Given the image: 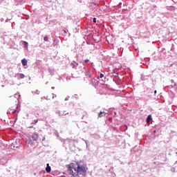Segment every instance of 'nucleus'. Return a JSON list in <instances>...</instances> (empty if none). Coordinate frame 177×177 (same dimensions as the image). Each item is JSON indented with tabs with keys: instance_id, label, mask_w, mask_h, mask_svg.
<instances>
[{
	"instance_id": "10",
	"label": "nucleus",
	"mask_w": 177,
	"mask_h": 177,
	"mask_svg": "<svg viewBox=\"0 0 177 177\" xmlns=\"http://www.w3.org/2000/svg\"><path fill=\"white\" fill-rule=\"evenodd\" d=\"M19 77L21 79H23V78H24L25 75L23 73H19Z\"/></svg>"
},
{
	"instance_id": "15",
	"label": "nucleus",
	"mask_w": 177,
	"mask_h": 177,
	"mask_svg": "<svg viewBox=\"0 0 177 177\" xmlns=\"http://www.w3.org/2000/svg\"><path fill=\"white\" fill-rule=\"evenodd\" d=\"M87 75L89 77V78H91V73H87Z\"/></svg>"
},
{
	"instance_id": "1",
	"label": "nucleus",
	"mask_w": 177,
	"mask_h": 177,
	"mask_svg": "<svg viewBox=\"0 0 177 177\" xmlns=\"http://www.w3.org/2000/svg\"><path fill=\"white\" fill-rule=\"evenodd\" d=\"M86 165L72 162L67 166L68 175L71 177H84L86 175Z\"/></svg>"
},
{
	"instance_id": "2",
	"label": "nucleus",
	"mask_w": 177,
	"mask_h": 177,
	"mask_svg": "<svg viewBox=\"0 0 177 177\" xmlns=\"http://www.w3.org/2000/svg\"><path fill=\"white\" fill-rule=\"evenodd\" d=\"M10 110L12 114H15L16 116H17V113L20 111V109H19V106L17 104H15V106H11L10 108Z\"/></svg>"
},
{
	"instance_id": "13",
	"label": "nucleus",
	"mask_w": 177,
	"mask_h": 177,
	"mask_svg": "<svg viewBox=\"0 0 177 177\" xmlns=\"http://www.w3.org/2000/svg\"><path fill=\"white\" fill-rule=\"evenodd\" d=\"M44 41H48L49 39L48 38V37H44Z\"/></svg>"
},
{
	"instance_id": "4",
	"label": "nucleus",
	"mask_w": 177,
	"mask_h": 177,
	"mask_svg": "<svg viewBox=\"0 0 177 177\" xmlns=\"http://www.w3.org/2000/svg\"><path fill=\"white\" fill-rule=\"evenodd\" d=\"M106 115V112L100 111L98 114V118H102V117H104Z\"/></svg>"
},
{
	"instance_id": "7",
	"label": "nucleus",
	"mask_w": 177,
	"mask_h": 177,
	"mask_svg": "<svg viewBox=\"0 0 177 177\" xmlns=\"http://www.w3.org/2000/svg\"><path fill=\"white\" fill-rule=\"evenodd\" d=\"M71 65L73 66V67H77L78 66V63H77L76 62L73 61L72 63H71Z\"/></svg>"
},
{
	"instance_id": "16",
	"label": "nucleus",
	"mask_w": 177,
	"mask_h": 177,
	"mask_svg": "<svg viewBox=\"0 0 177 177\" xmlns=\"http://www.w3.org/2000/svg\"><path fill=\"white\" fill-rule=\"evenodd\" d=\"M93 23H96V18H93Z\"/></svg>"
},
{
	"instance_id": "19",
	"label": "nucleus",
	"mask_w": 177,
	"mask_h": 177,
	"mask_svg": "<svg viewBox=\"0 0 177 177\" xmlns=\"http://www.w3.org/2000/svg\"><path fill=\"white\" fill-rule=\"evenodd\" d=\"M114 113H115V114H117V113H116V112H114Z\"/></svg>"
},
{
	"instance_id": "3",
	"label": "nucleus",
	"mask_w": 177,
	"mask_h": 177,
	"mask_svg": "<svg viewBox=\"0 0 177 177\" xmlns=\"http://www.w3.org/2000/svg\"><path fill=\"white\" fill-rule=\"evenodd\" d=\"M38 133H34L32 135V139L35 141L37 140H38Z\"/></svg>"
},
{
	"instance_id": "11",
	"label": "nucleus",
	"mask_w": 177,
	"mask_h": 177,
	"mask_svg": "<svg viewBox=\"0 0 177 177\" xmlns=\"http://www.w3.org/2000/svg\"><path fill=\"white\" fill-rule=\"evenodd\" d=\"M113 74H115V77H118V73H115V71H113Z\"/></svg>"
},
{
	"instance_id": "12",
	"label": "nucleus",
	"mask_w": 177,
	"mask_h": 177,
	"mask_svg": "<svg viewBox=\"0 0 177 177\" xmlns=\"http://www.w3.org/2000/svg\"><path fill=\"white\" fill-rule=\"evenodd\" d=\"M37 122H38V119H36V120H33L32 124H37Z\"/></svg>"
},
{
	"instance_id": "8",
	"label": "nucleus",
	"mask_w": 177,
	"mask_h": 177,
	"mask_svg": "<svg viewBox=\"0 0 177 177\" xmlns=\"http://www.w3.org/2000/svg\"><path fill=\"white\" fill-rule=\"evenodd\" d=\"M151 121V115H149L147 118V122L149 124Z\"/></svg>"
},
{
	"instance_id": "5",
	"label": "nucleus",
	"mask_w": 177,
	"mask_h": 177,
	"mask_svg": "<svg viewBox=\"0 0 177 177\" xmlns=\"http://www.w3.org/2000/svg\"><path fill=\"white\" fill-rule=\"evenodd\" d=\"M46 165H47V167L46 168V172L49 173V172H50V166H49V163H47Z\"/></svg>"
},
{
	"instance_id": "6",
	"label": "nucleus",
	"mask_w": 177,
	"mask_h": 177,
	"mask_svg": "<svg viewBox=\"0 0 177 177\" xmlns=\"http://www.w3.org/2000/svg\"><path fill=\"white\" fill-rule=\"evenodd\" d=\"M21 63H22V65H23V66H27V59H23L21 60Z\"/></svg>"
},
{
	"instance_id": "17",
	"label": "nucleus",
	"mask_w": 177,
	"mask_h": 177,
	"mask_svg": "<svg viewBox=\"0 0 177 177\" xmlns=\"http://www.w3.org/2000/svg\"><path fill=\"white\" fill-rule=\"evenodd\" d=\"M89 62V59H85V63H88Z\"/></svg>"
},
{
	"instance_id": "18",
	"label": "nucleus",
	"mask_w": 177,
	"mask_h": 177,
	"mask_svg": "<svg viewBox=\"0 0 177 177\" xmlns=\"http://www.w3.org/2000/svg\"><path fill=\"white\" fill-rule=\"evenodd\" d=\"M154 93H155V95H156V93H157V91L156 90H155Z\"/></svg>"
},
{
	"instance_id": "14",
	"label": "nucleus",
	"mask_w": 177,
	"mask_h": 177,
	"mask_svg": "<svg viewBox=\"0 0 177 177\" xmlns=\"http://www.w3.org/2000/svg\"><path fill=\"white\" fill-rule=\"evenodd\" d=\"M103 77H104V75H103V73H100V78H103Z\"/></svg>"
},
{
	"instance_id": "9",
	"label": "nucleus",
	"mask_w": 177,
	"mask_h": 177,
	"mask_svg": "<svg viewBox=\"0 0 177 177\" xmlns=\"http://www.w3.org/2000/svg\"><path fill=\"white\" fill-rule=\"evenodd\" d=\"M24 47L25 48H28V43L27 41H24Z\"/></svg>"
},
{
	"instance_id": "20",
	"label": "nucleus",
	"mask_w": 177,
	"mask_h": 177,
	"mask_svg": "<svg viewBox=\"0 0 177 177\" xmlns=\"http://www.w3.org/2000/svg\"><path fill=\"white\" fill-rule=\"evenodd\" d=\"M30 128H32V127H30Z\"/></svg>"
}]
</instances>
